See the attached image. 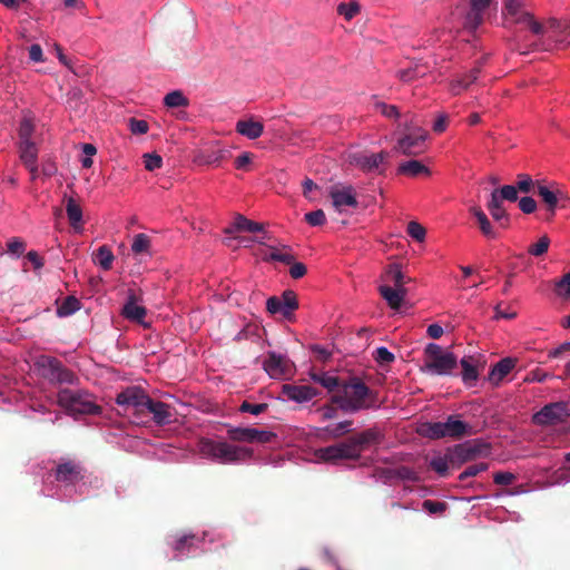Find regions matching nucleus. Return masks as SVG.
<instances>
[{
    "instance_id": "55",
    "label": "nucleus",
    "mask_w": 570,
    "mask_h": 570,
    "mask_svg": "<svg viewBox=\"0 0 570 570\" xmlns=\"http://www.w3.org/2000/svg\"><path fill=\"white\" fill-rule=\"evenodd\" d=\"M76 380H77V376L75 375V373L71 370L63 366V364H62L60 366V370H58L53 381L59 382V383L73 384Z\"/></svg>"
},
{
    "instance_id": "10",
    "label": "nucleus",
    "mask_w": 570,
    "mask_h": 570,
    "mask_svg": "<svg viewBox=\"0 0 570 570\" xmlns=\"http://www.w3.org/2000/svg\"><path fill=\"white\" fill-rule=\"evenodd\" d=\"M426 138L428 131L424 129L403 132L394 146V150L405 156H419L426 149Z\"/></svg>"
},
{
    "instance_id": "64",
    "label": "nucleus",
    "mask_w": 570,
    "mask_h": 570,
    "mask_svg": "<svg viewBox=\"0 0 570 570\" xmlns=\"http://www.w3.org/2000/svg\"><path fill=\"white\" fill-rule=\"evenodd\" d=\"M488 210L490 212L492 218L500 224V226L504 228L508 227L510 218L503 206Z\"/></svg>"
},
{
    "instance_id": "13",
    "label": "nucleus",
    "mask_w": 570,
    "mask_h": 570,
    "mask_svg": "<svg viewBox=\"0 0 570 570\" xmlns=\"http://www.w3.org/2000/svg\"><path fill=\"white\" fill-rule=\"evenodd\" d=\"M55 478L58 482L75 484L83 479V468L72 460L61 462L55 470Z\"/></svg>"
},
{
    "instance_id": "38",
    "label": "nucleus",
    "mask_w": 570,
    "mask_h": 570,
    "mask_svg": "<svg viewBox=\"0 0 570 570\" xmlns=\"http://www.w3.org/2000/svg\"><path fill=\"white\" fill-rule=\"evenodd\" d=\"M384 281L393 283L395 288H404V275L397 264L387 266L384 273Z\"/></svg>"
},
{
    "instance_id": "46",
    "label": "nucleus",
    "mask_w": 570,
    "mask_h": 570,
    "mask_svg": "<svg viewBox=\"0 0 570 570\" xmlns=\"http://www.w3.org/2000/svg\"><path fill=\"white\" fill-rule=\"evenodd\" d=\"M337 12L350 21L360 12V4L355 1L342 2L337 6Z\"/></svg>"
},
{
    "instance_id": "54",
    "label": "nucleus",
    "mask_w": 570,
    "mask_h": 570,
    "mask_svg": "<svg viewBox=\"0 0 570 570\" xmlns=\"http://www.w3.org/2000/svg\"><path fill=\"white\" fill-rule=\"evenodd\" d=\"M142 158L145 168L148 171H154L163 166V158L156 153L145 154Z\"/></svg>"
},
{
    "instance_id": "31",
    "label": "nucleus",
    "mask_w": 570,
    "mask_h": 570,
    "mask_svg": "<svg viewBox=\"0 0 570 570\" xmlns=\"http://www.w3.org/2000/svg\"><path fill=\"white\" fill-rule=\"evenodd\" d=\"M268 248L272 250L268 256H264L263 259L265 262L276 261L287 265H291L295 261V256L292 254L291 247L287 245H282L281 248L268 245Z\"/></svg>"
},
{
    "instance_id": "20",
    "label": "nucleus",
    "mask_w": 570,
    "mask_h": 570,
    "mask_svg": "<svg viewBox=\"0 0 570 570\" xmlns=\"http://www.w3.org/2000/svg\"><path fill=\"white\" fill-rule=\"evenodd\" d=\"M348 439L356 449L358 458H361V453L366 446L380 443L381 434L376 429H366Z\"/></svg>"
},
{
    "instance_id": "63",
    "label": "nucleus",
    "mask_w": 570,
    "mask_h": 570,
    "mask_svg": "<svg viewBox=\"0 0 570 570\" xmlns=\"http://www.w3.org/2000/svg\"><path fill=\"white\" fill-rule=\"evenodd\" d=\"M277 435L272 431L257 430L254 433V443L266 444L273 442Z\"/></svg>"
},
{
    "instance_id": "14",
    "label": "nucleus",
    "mask_w": 570,
    "mask_h": 570,
    "mask_svg": "<svg viewBox=\"0 0 570 570\" xmlns=\"http://www.w3.org/2000/svg\"><path fill=\"white\" fill-rule=\"evenodd\" d=\"M494 0H470V9L465 16L464 27L475 31L484 21V12Z\"/></svg>"
},
{
    "instance_id": "28",
    "label": "nucleus",
    "mask_w": 570,
    "mask_h": 570,
    "mask_svg": "<svg viewBox=\"0 0 570 570\" xmlns=\"http://www.w3.org/2000/svg\"><path fill=\"white\" fill-rule=\"evenodd\" d=\"M311 379L332 394L340 389L343 382V380H340L337 376L331 375L326 372H311Z\"/></svg>"
},
{
    "instance_id": "39",
    "label": "nucleus",
    "mask_w": 570,
    "mask_h": 570,
    "mask_svg": "<svg viewBox=\"0 0 570 570\" xmlns=\"http://www.w3.org/2000/svg\"><path fill=\"white\" fill-rule=\"evenodd\" d=\"M352 424L353 421L345 420L334 425H327L322 431L331 439H340L350 431Z\"/></svg>"
},
{
    "instance_id": "57",
    "label": "nucleus",
    "mask_w": 570,
    "mask_h": 570,
    "mask_svg": "<svg viewBox=\"0 0 570 570\" xmlns=\"http://www.w3.org/2000/svg\"><path fill=\"white\" fill-rule=\"evenodd\" d=\"M305 220L311 226H323L326 222V216L322 209H317L305 214Z\"/></svg>"
},
{
    "instance_id": "50",
    "label": "nucleus",
    "mask_w": 570,
    "mask_h": 570,
    "mask_svg": "<svg viewBox=\"0 0 570 570\" xmlns=\"http://www.w3.org/2000/svg\"><path fill=\"white\" fill-rule=\"evenodd\" d=\"M489 469V464L485 462H480L476 464L469 465L460 475V481H465L468 478H472L478 475L481 472H484Z\"/></svg>"
},
{
    "instance_id": "35",
    "label": "nucleus",
    "mask_w": 570,
    "mask_h": 570,
    "mask_svg": "<svg viewBox=\"0 0 570 570\" xmlns=\"http://www.w3.org/2000/svg\"><path fill=\"white\" fill-rule=\"evenodd\" d=\"M255 428H230L227 430V435L235 442L254 443Z\"/></svg>"
},
{
    "instance_id": "62",
    "label": "nucleus",
    "mask_w": 570,
    "mask_h": 570,
    "mask_svg": "<svg viewBox=\"0 0 570 570\" xmlns=\"http://www.w3.org/2000/svg\"><path fill=\"white\" fill-rule=\"evenodd\" d=\"M376 110L381 111L387 118L397 119L400 117V111L394 105H386L385 102H376Z\"/></svg>"
},
{
    "instance_id": "53",
    "label": "nucleus",
    "mask_w": 570,
    "mask_h": 570,
    "mask_svg": "<svg viewBox=\"0 0 570 570\" xmlns=\"http://www.w3.org/2000/svg\"><path fill=\"white\" fill-rule=\"evenodd\" d=\"M407 234L417 242H423L425 238L426 230L425 228L419 224L417 222H410L407 224Z\"/></svg>"
},
{
    "instance_id": "45",
    "label": "nucleus",
    "mask_w": 570,
    "mask_h": 570,
    "mask_svg": "<svg viewBox=\"0 0 570 570\" xmlns=\"http://www.w3.org/2000/svg\"><path fill=\"white\" fill-rule=\"evenodd\" d=\"M80 308V302L75 296H68L63 299L58 307L57 313L59 316H69Z\"/></svg>"
},
{
    "instance_id": "12",
    "label": "nucleus",
    "mask_w": 570,
    "mask_h": 570,
    "mask_svg": "<svg viewBox=\"0 0 570 570\" xmlns=\"http://www.w3.org/2000/svg\"><path fill=\"white\" fill-rule=\"evenodd\" d=\"M263 368L272 379H283L292 374L293 363L282 354L268 352Z\"/></svg>"
},
{
    "instance_id": "22",
    "label": "nucleus",
    "mask_w": 570,
    "mask_h": 570,
    "mask_svg": "<svg viewBox=\"0 0 570 570\" xmlns=\"http://www.w3.org/2000/svg\"><path fill=\"white\" fill-rule=\"evenodd\" d=\"M264 230V225L261 223H256L246 218L245 216L238 214L236 215L234 223L232 226L226 227L224 229L225 234H233L234 232H248V233H258Z\"/></svg>"
},
{
    "instance_id": "21",
    "label": "nucleus",
    "mask_w": 570,
    "mask_h": 570,
    "mask_svg": "<svg viewBox=\"0 0 570 570\" xmlns=\"http://www.w3.org/2000/svg\"><path fill=\"white\" fill-rule=\"evenodd\" d=\"M517 364V358L504 357L493 365L489 373V381L499 385V383L512 371Z\"/></svg>"
},
{
    "instance_id": "36",
    "label": "nucleus",
    "mask_w": 570,
    "mask_h": 570,
    "mask_svg": "<svg viewBox=\"0 0 570 570\" xmlns=\"http://www.w3.org/2000/svg\"><path fill=\"white\" fill-rule=\"evenodd\" d=\"M38 364L45 370V375L52 382L58 370H60V366L62 365L58 358L52 356H42Z\"/></svg>"
},
{
    "instance_id": "33",
    "label": "nucleus",
    "mask_w": 570,
    "mask_h": 570,
    "mask_svg": "<svg viewBox=\"0 0 570 570\" xmlns=\"http://www.w3.org/2000/svg\"><path fill=\"white\" fill-rule=\"evenodd\" d=\"M428 67L421 63H414L413 66L401 69L397 71V78L403 82H411L417 78H422L426 75Z\"/></svg>"
},
{
    "instance_id": "60",
    "label": "nucleus",
    "mask_w": 570,
    "mask_h": 570,
    "mask_svg": "<svg viewBox=\"0 0 570 570\" xmlns=\"http://www.w3.org/2000/svg\"><path fill=\"white\" fill-rule=\"evenodd\" d=\"M423 509L430 514H440L446 510V503L433 500H425L422 504Z\"/></svg>"
},
{
    "instance_id": "52",
    "label": "nucleus",
    "mask_w": 570,
    "mask_h": 570,
    "mask_svg": "<svg viewBox=\"0 0 570 570\" xmlns=\"http://www.w3.org/2000/svg\"><path fill=\"white\" fill-rule=\"evenodd\" d=\"M128 126L132 135H145L149 130L148 122L142 119L129 118Z\"/></svg>"
},
{
    "instance_id": "34",
    "label": "nucleus",
    "mask_w": 570,
    "mask_h": 570,
    "mask_svg": "<svg viewBox=\"0 0 570 570\" xmlns=\"http://www.w3.org/2000/svg\"><path fill=\"white\" fill-rule=\"evenodd\" d=\"M114 259L111 249L106 245L100 246L94 254V262L104 271H109L112 267Z\"/></svg>"
},
{
    "instance_id": "24",
    "label": "nucleus",
    "mask_w": 570,
    "mask_h": 570,
    "mask_svg": "<svg viewBox=\"0 0 570 570\" xmlns=\"http://www.w3.org/2000/svg\"><path fill=\"white\" fill-rule=\"evenodd\" d=\"M379 292L392 309H399L406 295L405 288H392L389 285L380 286Z\"/></svg>"
},
{
    "instance_id": "19",
    "label": "nucleus",
    "mask_w": 570,
    "mask_h": 570,
    "mask_svg": "<svg viewBox=\"0 0 570 570\" xmlns=\"http://www.w3.org/2000/svg\"><path fill=\"white\" fill-rule=\"evenodd\" d=\"M535 193L542 198V200L548 207V220H550L554 216L556 208L559 205V203L566 202L568 199L561 190H552L543 185H538Z\"/></svg>"
},
{
    "instance_id": "37",
    "label": "nucleus",
    "mask_w": 570,
    "mask_h": 570,
    "mask_svg": "<svg viewBox=\"0 0 570 570\" xmlns=\"http://www.w3.org/2000/svg\"><path fill=\"white\" fill-rule=\"evenodd\" d=\"M462 380L465 384L472 385L479 376L475 365L472 363V357H463L461 360Z\"/></svg>"
},
{
    "instance_id": "49",
    "label": "nucleus",
    "mask_w": 570,
    "mask_h": 570,
    "mask_svg": "<svg viewBox=\"0 0 570 570\" xmlns=\"http://www.w3.org/2000/svg\"><path fill=\"white\" fill-rule=\"evenodd\" d=\"M338 406L336 403H333L331 400L327 404L317 409V412L321 416L322 421H327L337 417L338 415Z\"/></svg>"
},
{
    "instance_id": "58",
    "label": "nucleus",
    "mask_w": 570,
    "mask_h": 570,
    "mask_svg": "<svg viewBox=\"0 0 570 570\" xmlns=\"http://www.w3.org/2000/svg\"><path fill=\"white\" fill-rule=\"evenodd\" d=\"M374 360L380 364H390L394 361V355L386 347H377L373 354Z\"/></svg>"
},
{
    "instance_id": "47",
    "label": "nucleus",
    "mask_w": 570,
    "mask_h": 570,
    "mask_svg": "<svg viewBox=\"0 0 570 570\" xmlns=\"http://www.w3.org/2000/svg\"><path fill=\"white\" fill-rule=\"evenodd\" d=\"M67 104L72 109H80L83 105V92L78 87H72L67 92Z\"/></svg>"
},
{
    "instance_id": "1",
    "label": "nucleus",
    "mask_w": 570,
    "mask_h": 570,
    "mask_svg": "<svg viewBox=\"0 0 570 570\" xmlns=\"http://www.w3.org/2000/svg\"><path fill=\"white\" fill-rule=\"evenodd\" d=\"M331 401L344 413H356L377 407V394L360 377L343 380L340 389L331 395Z\"/></svg>"
},
{
    "instance_id": "4",
    "label": "nucleus",
    "mask_w": 570,
    "mask_h": 570,
    "mask_svg": "<svg viewBox=\"0 0 570 570\" xmlns=\"http://www.w3.org/2000/svg\"><path fill=\"white\" fill-rule=\"evenodd\" d=\"M456 364L458 361L453 353L445 352L440 345L430 343L424 348L421 371L431 375H449Z\"/></svg>"
},
{
    "instance_id": "56",
    "label": "nucleus",
    "mask_w": 570,
    "mask_h": 570,
    "mask_svg": "<svg viewBox=\"0 0 570 570\" xmlns=\"http://www.w3.org/2000/svg\"><path fill=\"white\" fill-rule=\"evenodd\" d=\"M515 187H517L518 191L528 194L534 187V181L531 178V176H529L527 174H520L518 176V181H517Z\"/></svg>"
},
{
    "instance_id": "3",
    "label": "nucleus",
    "mask_w": 570,
    "mask_h": 570,
    "mask_svg": "<svg viewBox=\"0 0 570 570\" xmlns=\"http://www.w3.org/2000/svg\"><path fill=\"white\" fill-rule=\"evenodd\" d=\"M58 404L70 415H94L101 412L94 396L86 391L63 389L58 392Z\"/></svg>"
},
{
    "instance_id": "27",
    "label": "nucleus",
    "mask_w": 570,
    "mask_h": 570,
    "mask_svg": "<svg viewBox=\"0 0 570 570\" xmlns=\"http://www.w3.org/2000/svg\"><path fill=\"white\" fill-rule=\"evenodd\" d=\"M481 72V63L479 62L474 68H472L468 73H465L462 78L453 80L451 82V91L453 95H460L462 90L469 88L471 83H473Z\"/></svg>"
},
{
    "instance_id": "29",
    "label": "nucleus",
    "mask_w": 570,
    "mask_h": 570,
    "mask_svg": "<svg viewBox=\"0 0 570 570\" xmlns=\"http://www.w3.org/2000/svg\"><path fill=\"white\" fill-rule=\"evenodd\" d=\"M470 212L475 217L482 235L489 239H495L498 237V234L494 230L491 222L489 220V218L484 214V212L480 207H476V206L472 207L470 209Z\"/></svg>"
},
{
    "instance_id": "42",
    "label": "nucleus",
    "mask_w": 570,
    "mask_h": 570,
    "mask_svg": "<svg viewBox=\"0 0 570 570\" xmlns=\"http://www.w3.org/2000/svg\"><path fill=\"white\" fill-rule=\"evenodd\" d=\"M164 104L168 108H179L187 107L189 105V100L180 90H174L165 96Z\"/></svg>"
},
{
    "instance_id": "25",
    "label": "nucleus",
    "mask_w": 570,
    "mask_h": 570,
    "mask_svg": "<svg viewBox=\"0 0 570 570\" xmlns=\"http://www.w3.org/2000/svg\"><path fill=\"white\" fill-rule=\"evenodd\" d=\"M397 174L409 177L430 176V169L419 160L412 159L401 163L397 167Z\"/></svg>"
},
{
    "instance_id": "61",
    "label": "nucleus",
    "mask_w": 570,
    "mask_h": 570,
    "mask_svg": "<svg viewBox=\"0 0 570 570\" xmlns=\"http://www.w3.org/2000/svg\"><path fill=\"white\" fill-rule=\"evenodd\" d=\"M502 200L515 202L518 199V189L513 185H504L501 188H497Z\"/></svg>"
},
{
    "instance_id": "6",
    "label": "nucleus",
    "mask_w": 570,
    "mask_h": 570,
    "mask_svg": "<svg viewBox=\"0 0 570 570\" xmlns=\"http://www.w3.org/2000/svg\"><path fill=\"white\" fill-rule=\"evenodd\" d=\"M491 454L490 443L473 439L450 449V462L452 465H462L479 458H488Z\"/></svg>"
},
{
    "instance_id": "30",
    "label": "nucleus",
    "mask_w": 570,
    "mask_h": 570,
    "mask_svg": "<svg viewBox=\"0 0 570 570\" xmlns=\"http://www.w3.org/2000/svg\"><path fill=\"white\" fill-rule=\"evenodd\" d=\"M66 213L70 226L77 232L80 230L82 228V209L72 197L66 202Z\"/></svg>"
},
{
    "instance_id": "41",
    "label": "nucleus",
    "mask_w": 570,
    "mask_h": 570,
    "mask_svg": "<svg viewBox=\"0 0 570 570\" xmlns=\"http://www.w3.org/2000/svg\"><path fill=\"white\" fill-rule=\"evenodd\" d=\"M131 250L136 255L150 254V237L146 234H137L131 244Z\"/></svg>"
},
{
    "instance_id": "11",
    "label": "nucleus",
    "mask_w": 570,
    "mask_h": 570,
    "mask_svg": "<svg viewBox=\"0 0 570 570\" xmlns=\"http://www.w3.org/2000/svg\"><path fill=\"white\" fill-rule=\"evenodd\" d=\"M387 151H380L377 154L368 151H356L350 155V164L356 166L364 173L383 174V165L389 158Z\"/></svg>"
},
{
    "instance_id": "2",
    "label": "nucleus",
    "mask_w": 570,
    "mask_h": 570,
    "mask_svg": "<svg viewBox=\"0 0 570 570\" xmlns=\"http://www.w3.org/2000/svg\"><path fill=\"white\" fill-rule=\"evenodd\" d=\"M417 433L430 440L452 439L460 440L464 436L472 435L473 429L466 422L460 420L459 415H449L444 422H424Z\"/></svg>"
},
{
    "instance_id": "23",
    "label": "nucleus",
    "mask_w": 570,
    "mask_h": 570,
    "mask_svg": "<svg viewBox=\"0 0 570 570\" xmlns=\"http://www.w3.org/2000/svg\"><path fill=\"white\" fill-rule=\"evenodd\" d=\"M228 156L225 149H203L195 156V161L199 165L219 166Z\"/></svg>"
},
{
    "instance_id": "32",
    "label": "nucleus",
    "mask_w": 570,
    "mask_h": 570,
    "mask_svg": "<svg viewBox=\"0 0 570 570\" xmlns=\"http://www.w3.org/2000/svg\"><path fill=\"white\" fill-rule=\"evenodd\" d=\"M19 157L26 166L38 163V147L36 142H19Z\"/></svg>"
},
{
    "instance_id": "5",
    "label": "nucleus",
    "mask_w": 570,
    "mask_h": 570,
    "mask_svg": "<svg viewBox=\"0 0 570 570\" xmlns=\"http://www.w3.org/2000/svg\"><path fill=\"white\" fill-rule=\"evenodd\" d=\"M200 453L205 456L215 459L220 463H235L249 459L253 451L246 448L235 446L227 442H216L204 440L200 443Z\"/></svg>"
},
{
    "instance_id": "8",
    "label": "nucleus",
    "mask_w": 570,
    "mask_h": 570,
    "mask_svg": "<svg viewBox=\"0 0 570 570\" xmlns=\"http://www.w3.org/2000/svg\"><path fill=\"white\" fill-rule=\"evenodd\" d=\"M315 455L318 460L332 464H338L341 461L345 460L355 461L360 459L356 453V449L352 445L350 439L333 445L317 449Z\"/></svg>"
},
{
    "instance_id": "16",
    "label": "nucleus",
    "mask_w": 570,
    "mask_h": 570,
    "mask_svg": "<svg viewBox=\"0 0 570 570\" xmlns=\"http://www.w3.org/2000/svg\"><path fill=\"white\" fill-rule=\"evenodd\" d=\"M146 411L153 414V421L157 425H166L171 422V407L161 401H156L148 396L147 402L145 403V412Z\"/></svg>"
},
{
    "instance_id": "15",
    "label": "nucleus",
    "mask_w": 570,
    "mask_h": 570,
    "mask_svg": "<svg viewBox=\"0 0 570 570\" xmlns=\"http://www.w3.org/2000/svg\"><path fill=\"white\" fill-rule=\"evenodd\" d=\"M330 196L333 200V206L340 212L343 207L355 208L358 205L355 190L351 185L343 186L342 188L332 187L330 190Z\"/></svg>"
},
{
    "instance_id": "59",
    "label": "nucleus",
    "mask_w": 570,
    "mask_h": 570,
    "mask_svg": "<svg viewBox=\"0 0 570 570\" xmlns=\"http://www.w3.org/2000/svg\"><path fill=\"white\" fill-rule=\"evenodd\" d=\"M26 246V242L18 237L10 239L7 244L8 253L14 255L16 257H20L22 255Z\"/></svg>"
},
{
    "instance_id": "44",
    "label": "nucleus",
    "mask_w": 570,
    "mask_h": 570,
    "mask_svg": "<svg viewBox=\"0 0 570 570\" xmlns=\"http://www.w3.org/2000/svg\"><path fill=\"white\" fill-rule=\"evenodd\" d=\"M450 462V450L444 456H435L430 461V466L433 471H435L439 475L445 476L448 474Z\"/></svg>"
},
{
    "instance_id": "9",
    "label": "nucleus",
    "mask_w": 570,
    "mask_h": 570,
    "mask_svg": "<svg viewBox=\"0 0 570 570\" xmlns=\"http://www.w3.org/2000/svg\"><path fill=\"white\" fill-rule=\"evenodd\" d=\"M570 416L568 404L564 402H554L544 405L532 416L537 425L548 426L564 423Z\"/></svg>"
},
{
    "instance_id": "7",
    "label": "nucleus",
    "mask_w": 570,
    "mask_h": 570,
    "mask_svg": "<svg viewBox=\"0 0 570 570\" xmlns=\"http://www.w3.org/2000/svg\"><path fill=\"white\" fill-rule=\"evenodd\" d=\"M148 396L142 387L131 385L120 391L115 401L124 412L132 411V414L139 419L145 413V403Z\"/></svg>"
},
{
    "instance_id": "26",
    "label": "nucleus",
    "mask_w": 570,
    "mask_h": 570,
    "mask_svg": "<svg viewBox=\"0 0 570 570\" xmlns=\"http://www.w3.org/2000/svg\"><path fill=\"white\" fill-rule=\"evenodd\" d=\"M236 131L248 139H256L262 136L264 125L253 119L238 120L236 124Z\"/></svg>"
},
{
    "instance_id": "40",
    "label": "nucleus",
    "mask_w": 570,
    "mask_h": 570,
    "mask_svg": "<svg viewBox=\"0 0 570 570\" xmlns=\"http://www.w3.org/2000/svg\"><path fill=\"white\" fill-rule=\"evenodd\" d=\"M279 298L283 301L284 317L288 318L292 313L298 308L297 296L293 291L288 289L285 291Z\"/></svg>"
},
{
    "instance_id": "48",
    "label": "nucleus",
    "mask_w": 570,
    "mask_h": 570,
    "mask_svg": "<svg viewBox=\"0 0 570 570\" xmlns=\"http://www.w3.org/2000/svg\"><path fill=\"white\" fill-rule=\"evenodd\" d=\"M550 246V238L547 235H543L539 238V240L528 248V253L532 256L539 257L546 254Z\"/></svg>"
},
{
    "instance_id": "43",
    "label": "nucleus",
    "mask_w": 570,
    "mask_h": 570,
    "mask_svg": "<svg viewBox=\"0 0 570 570\" xmlns=\"http://www.w3.org/2000/svg\"><path fill=\"white\" fill-rule=\"evenodd\" d=\"M33 131H35V126H33L32 121L28 118H23L20 121L19 129H18L19 142H35L32 140Z\"/></svg>"
},
{
    "instance_id": "17",
    "label": "nucleus",
    "mask_w": 570,
    "mask_h": 570,
    "mask_svg": "<svg viewBox=\"0 0 570 570\" xmlns=\"http://www.w3.org/2000/svg\"><path fill=\"white\" fill-rule=\"evenodd\" d=\"M146 314V307L137 304V296L132 291H130L128 294L127 302L125 303L121 309V315L128 321L136 322L147 327L148 324L144 321Z\"/></svg>"
},
{
    "instance_id": "51",
    "label": "nucleus",
    "mask_w": 570,
    "mask_h": 570,
    "mask_svg": "<svg viewBox=\"0 0 570 570\" xmlns=\"http://www.w3.org/2000/svg\"><path fill=\"white\" fill-rule=\"evenodd\" d=\"M267 409H268L267 403L253 404V403H249L248 401H244L239 406L240 412L250 413L253 415H259V414L266 412Z\"/></svg>"
},
{
    "instance_id": "18",
    "label": "nucleus",
    "mask_w": 570,
    "mask_h": 570,
    "mask_svg": "<svg viewBox=\"0 0 570 570\" xmlns=\"http://www.w3.org/2000/svg\"><path fill=\"white\" fill-rule=\"evenodd\" d=\"M282 393L288 400L297 403L308 402L320 394V392L313 386L295 384H284L282 387Z\"/></svg>"
}]
</instances>
